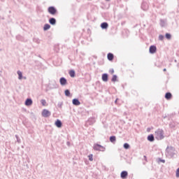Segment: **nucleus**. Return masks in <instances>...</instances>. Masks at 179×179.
Segmentation results:
<instances>
[{"instance_id": "1", "label": "nucleus", "mask_w": 179, "mask_h": 179, "mask_svg": "<svg viewBox=\"0 0 179 179\" xmlns=\"http://www.w3.org/2000/svg\"><path fill=\"white\" fill-rule=\"evenodd\" d=\"M165 155L169 159L174 157V155H176V148L173 146H167Z\"/></svg>"}, {"instance_id": "2", "label": "nucleus", "mask_w": 179, "mask_h": 179, "mask_svg": "<svg viewBox=\"0 0 179 179\" xmlns=\"http://www.w3.org/2000/svg\"><path fill=\"white\" fill-rule=\"evenodd\" d=\"M155 139H157V141H163V139L165 138L164 130L162 129H158L155 131Z\"/></svg>"}, {"instance_id": "3", "label": "nucleus", "mask_w": 179, "mask_h": 179, "mask_svg": "<svg viewBox=\"0 0 179 179\" xmlns=\"http://www.w3.org/2000/svg\"><path fill=\"white\" fill-rule=\"evenodd\" d=\"M93 149L94 150H96L99 152H106V148H104V146L99 143L94 144Z\"/></svg>"}, {"instance_id": "4", "label": "nucleus", "mask_w": 179, "mask_h": 179, "mask_svg": "<svg viewBox=\"0 0 179 179\" xmlns=\"http://www.w3.org/2000/svg\"><path fill=\"white\" fill-rule=\"evenodd\" d=\"M48 12L50 15H52V16L55 15L58 13V10L55 6H50L48 8Z\"/></svg>"}, {"instance_id": "5", "label": "nucleus", "mask_w": 179, "mask_h": 179, "mask_svg": "<svg viewBox=\"0 0 179 179\" xmlns=\"http://www.w3.org/2000/svg\"><path fill=\"white\" fill-rule=\"evenodd\" d=\"M42 117L44 118H48V117H51V112L48 109H43L42 110Z\"/></svg>"}, {"instance_id": "6", "label": "nucleus", "mask_w": 179, "mask_h": 179, "mask_svg": "<svg viewBox=\"0 0 179 179\" xmlns=\"http://www.w3.org/2000/svg\"><path fill=\"white\" fill-rule=\"evenodd\" d=\"M157 51V48L155 45H152L150 46L149 52L150 54H155Z\"/></svg>"}, {"instance_id": "7", "label": "nucleus", "mask_w": 179, "mask_h": 179, "mask_svg": "<svg viewBox=\"0 0 179 179\" xmlns=\"http://www.w3.org/2000/svg\"><path fill=\"white\" fill-rule=\"evenodd\" d=\"M59 83L62 86H65V85L68 83V80L66 78H65V77H61L59 78Z\"/></svg>"}, {"instance_id": "8", "label": "nucleus", "mask_w": 179, "mask_h": 179, "mask_svg": "<svg viewBox=\"0 0 179 179\" xmlns=\"http://www.w3.org/2000/svg\"><path fill=\"white\" fill-rule=\"evenodd\" d=\"M141 9L143 10H148L149 9V5L148 4V2L143 1L141 3Z\"/></svg>"}, {"instance_id": "9", "label": "nucleus", "mask_w": 179, "mask_h": 179, "mask_svg": "<svg viewBox=\"0 0 179 179\" xmlns=\"http://www.w3.org/2000/svg\"><path fill=\"white\" fill-rule=\"evenodd\" d=\"M120 177L122 179H127V178L128 177V171H122L120 173Z\"/></svg>"}, {"instance_id": "10", "label": "nucleus", "mask_w": 179, "mask_h": 179, "mask_svg": "<svg viewBox=\"0 0 179 179\" xmlns=\"http://www.w3.org/2000/svg\"><path fill=\"white\" fill-rule=\"evenodd\" d=\"M101 28L102 29V30H107L108 29V22H102L101 24Z\"/></svg>"}, {"instance_id": "11", "label": "nucleus", "mask_w": 179, "mask_h": 179, "mask_svg": "<svg viewBox=\"0 0 179 179\" xmlns=\"http://www.w3.org/2000/svg\"><path fill=\"white\" fill-rule=\"evenodd\" d=\"M101 79L103 82H108V74L107 73H103Z\"/></svg>"}, {"instance_id": "12", "label": "nucleus", "mask_w": 179, "mask_h": 179, "mask_svg": "<svg viewBox=\"0 0 179 179\" xmlns=\"http://www.w3.org/2000/svg\"><path fill=\"white\" fill-rule=\"evenodd\" d=\"M49 23L52 26H55L57 24V20L55 18H54V17H50L49 19Z\"/></svg>"}, {"instance_id": "13", "label": "nucleus", "mask_w": 179, "mask_h": 179, "mask_svg": "<svg viewBox=\"0 0 179 179\" xmlns=\"http://www.w3.org/2000/svg\"><path fill=\"white\" fill-rule=\"evenodd\" d=\"M24 104L25 106H31V104H33V100L31 99V98H27L25 100Z\"/></svg>"}, {"instance_id": "14", "label": "nucleus", "mask_w": 179, "mask_h": 179, "mask_svg": "<svg viewBox=\"0 0 179 179\" xmlns=\"http://www.w3.org/2000/svg\"><path fill=\"white\" fill-rule=\"evenodd\" d=\"M55 125L57 127V128H62V122L61 120H59V119H57L55 122Z\"/></svg>"}, {"instance_id": "15", "label": "nucleus", "mask_w": 179, "mask_h": 179, "mask_svg": "<svg viewBox=\"0 0 179 179\" xmlns=\"http://www.w3.org/2000/svg\"><path fill=\"white\" fill-rule=\"evenodd\" d=\"M72 103L73 106H80V101H79L78 99H76V98L73 99L72 100Z\"/></svg>"}, {"instance_id": "16", "label": "nucleus", "mask_w": 179, "mask_h": 179, "mask_svg": "<svg viewBox=\"0 0 179 179\" xmlns=\"http://www.w3.org/2000/svg\"><path fill=\"white\" fill-rule=\"evenodd\" d=\"M147 141H148V142H155V135L153 134L148 135L147 137Z\"/></svg>"}, {"instance_id": "17", "label": "nucleus", "mask_w": 179, "mask_h": 179, "mask_svg": "<svg viewBox=\"0 0 179 179\" xmlns=\"http://www.w3.org/2000/svg\"><path fill=\"white\" fill-rule=\"evenodd\" d=\"M89 125H93L96 122V119L94 117H90L87 120Z\"/></svg>"}, {"instance_id": "18", "label": "nucleus", "mask_w": 179, "mask_h": 179, "mask_svg": "<svg viewBox=\"0 0 179 179\" xmlns=\"http://www.w3.org/2000/svg\"><path fill=\"white\" fill-rule=\"evenodd\" d=\"M109 141L111 143H115V142H117V137L115 136H110L109 137Z\"/></svg>"}, {"instance_id": "19", "label": "nucleus", "mask_w": 179, "mask_h": 179, "mask_svg": "<svg viewBox=\"0 0 179 179\" xmlns=\"http://www.w3.org/2000/svg\"><path fill=\"white\" fill-rule=\"evenodd\" d=\"M171 97H173V94H171V92H166L165 94V99L166 100H171Z\"/></svg>"}, {"instance_id": "20", "label": "nucleus", "mask_w": 179, "mask_h": 179, "mask_svg": "<svg viewBox=\"0 0 179 179\" xmlns=\"http://www.w3.org/2000/svg\"><path fill=\"white\" fill-rule=\"evenodd\" d=\"M107 58L108 61H113V59H114V54L111 52L108 53Z\"/></svg>"}, {"instance_id": "21", "label": "nucleus", "mask_w": 179, "mask_h": 179, "mask_svg": "<svg viewBox=\"0 0 179 179\" xmlns=\"http://www.w3.org/2000/svg\"><path fill=\"white\" fill-rule=\"evenodd\" d=\"M69 75L71 76V78H75L76 73L75 72V70L72 69L69 71Z\"/></svg>"}, {"instance_id": "22", "label": "nucleus", "mask_w": 179, "mask_h": 179, "mask_svg": "<svg viewBox=\"0 0 179 179\" xmlns=\"http://www.w3.org/2000/svg\"><path fill=\"white\" fill-rule=\"evenodd\" d=\"M51 29V25L50 24H45L43 26V31H47V30H50Z\"/></svg>"}, {"instance_id": "23", "label": "nucleus", "mask_w": 179, "mask_h": 179, "mask_svg": "<svg viewBox=\"0 0 179 179\" xmlns=\"http://www.w3.org/2000/svg\"><path fill=\"white\" fill-rule=\"evenodd\" d=\"M17 75H18V79H19L20 80H22V79H23V73H22V71H17Z\"/></svg>"}, {"instance_id": "24", "label": "nucleus", "mask_w": 179, "mask_h": 179, "mask_svg": "<svg viewBox=\"0 0 179 179\" xmlns=\"http://www.w3.org/2000/svg\"><path fill=\"white\" fill-rule=\"evenodd\" d=\"M16 40H18V41H24V38L22 35H17Z\"/></svg>"}, {"instance_id": "25", "label": "nucleus", "mask_w": 179, "mask_h": 179, "mask_svg": "<svg viewBox=\"0 0 179 179\" xmlns=\"http://www.w3.org/2000/svg\"><path fill=\"white\" fill-rule=\"evenodd\" d=\"M64 94L66 97H71V91L69 90H65Z\"/></svg>"}, {"instance_id": "26", "label": "nucleus", "mask_w": 179, "mask_h": 179, "mask_svg": "<svg viewBox=\"0 0 179 179\" xmlns=\"http://www.w3.org/2000/svg\"><path fill=\"white\" fill-rule=\"evenodd\" d=\"M123 148H124V149H126V150H128V149H129V148H131V145L128 143H124L123 145Z\"/></svg>"}, {"instance_id": "27", "label": "nucleus", "mask_w": 179, "mask_h": 179, "mask_svg": "<svg viewBox=\"0 0 179 179\" xmlns=\"http://www.w3.org/2000/svg\"><path fill=\"white\" fill-rule=\"evenodd\" d=\"M165 38H166V40H171V34L166 33L165 34Z\"/></svg>"}, {"instance_id": "28", "label": "nucleus", "mask_w": 179, "mask_h": 179, "mask_svg": "<svg viewBox=\"0 0 179 179\" xmlns=\"http://www.w3.org/2000/svg\"><path fill=\"white\" fill-rule=\"evenodd\" d=\"M169 127L174 129V128H176V123L174 122H171L169 123Z\"/></svg>"}, {"instance_id": "29", "label": "nucleus", "mask_w": 179, "mask_h": 179, "mask_svg": "<svg viewBox=\"0 0 179 179\" xmlns=\"http://www.w3.org/2000/svg\"><path fill=\"white\" fill-rule=\"evenodd\" d=\"M160 26L161 27H164V26H166V22L164 21V20H160Z\"/></svg>"}, {"instance_id": "30", "label": "nucleus", "mask_w": 179, "mask_h": 179, "mask_svg": "<svg viewBox=\"0 0 179 179\" xmlns=\"http://www.w3.org/2000/svg\"><path fill=\"white\" fill-rule=\"evenodd\" d=\"M118 76L117 75H113L112 78H111V82H117Z\"/></svg>"}, {"instance_id": "31", "label": "nucleus", "mask_w": 179, "mask_h": 179, "mask_svg": "<svg viewBox=\"0 0 179 179\" xmlns=\"http://www.w3.org/2000/svg\"><path fill=\"white\" fill-rule=\"evenodd\" d=\"M33 41L34 43H36V44H40V39L38 38H34Z\"/></svg>"}, {"instance_id": "32", "label": "nucleus", "mask_w": 179, "mask_h": 179, "mask_svg": "<svg viewBox=\"0 0 179 179\" xmlns=\"http://www.w3.org/2000/svg\"><path fill=\"white\" fill-rule=\"evenodd\" d=\"M158 39L159 40V41H163L164 40V36L160 34L158 37Z\"/></svg>"}, {"instance_id": "33", "label": "nucleus", "mask_w": 179, "mask_h": 179, "mask_svg": "<svg viewBox=\"0 0 179 179\" xmlns=\"http://www.w3.org/2000/svg\"><path fill=\"white\" fill-rule=\"evenodd\" d=\"M15 138L17 139V143H20L22 142V141L20 140V138L19 137V136L17 134L15 135Z\"/></svg>"}, {"instance_id": "34", "label": "nucleus", "mask_w": 179, "mask_h": 179, "mask_svg": "<svg viewBox=\"0 0 179 179\" xmlns=\"http://www.w3.org/2000/svg\"><path fill=\"white\" fill-rule=\"evenodd\" d=\"M41 103L42 106H45L47 104V101H45V99H41Z\"/></svg>"}, {"instance_id": "35", "label": "nucleus", "mask_w": 179, "mask_h": 179, "mask_svg": "<svg viewBox=\"0 0 179 179\" xmlns=\"http://www.w3.org/2000/svg\"><path fill=\"white\" fill-rule=\"evenodd\" d=\"M88 159L90 162H93V154L88 155Z\"/></svg>"}, {"instance_id": "36", "label": "nucleus", "mask_w": 179, "mask_h": 179, "mask_svg": "<svg viewBox=\"0 0 179 179\" xmlns=\"http://www.w3.org/2000/svg\"><path fill=\"white\" fill-rule=\"evenodd\" d=\"M158 163H166V160L162 158H158Z\"/></svg>"}, {"instance_id": "37", "label": "nucleus", "mask_w": 179, "mask_h": 179, "mask_svg": "<svg viewBox=\"0 0 179 179\" xmlns=\"http://www.w3.org/2000/svg\"><path fill=\"white\" fill-rule=\"evenodd\" d=\"M63 104H64L63 102H58L57 107H59V108H62V105Z\"/></svg>"}, {"instance_id": "38", "label": "nucleus", "mask_w": 179, "mask_h": 179, "mask_svg": "<svg viewBox=\"0 0 179 179\" xmlns=\"http://www.w3.org/2000/svg\"><path fill=\"white\" fill-rule=\"evenodd\" d=\"M176 176L177 178H179V168H178L176 170Z\"/></svg>"}, {"instance_id": "39", "label": "nucleus", "mask_w": 179, "mask_h": 179, "mask_svg": "<svg viewBox=\"0 0 179 179\" xmlns=\"http://www.w3.org/2000/svg\"><path fill=\"white\" fill-rule=\"evenodd\" d=\"M109 72H110L111 73H114V69H111Z\"/></svg>"}, {"instance_id": "40", "label": "nucleus", "mask_w": 179, "mask_h": 179, "mask_svg": "<svg viewBox=\"0 0 179 179\" xmlns=\"http://www.w3.org/2000/svg\"><path fill=\"white\" fill-rule=\"evenodd\" d=\"M66 145H67V146H71V142L67 141V142H66Z\"/></svg>"}, {"instance_id": "41", "label": "nucleus", "mask_w": 179, "mask_h": 179, "mask_svg": "<svg viewBox=\"0 0 179 179\" xmlns=\"http://www.w3.org/2000/svg\"><path fill=\"white\" fill-rule=\"evenodd\" d=\"M55 89H58V85L55 84Z\"/></svg>"}, {"instance_id": "42", "label": "nucleus", "mask_w": 179, "mask_h": 179, "mask_svg": "<svg viewBox=\"0 0 179 179\" xmlns=\"http://www.w3.org/2000/svg\"><path fill=\"white\" fill-rule=\"evenodd\" d=\"M117 101H118V98L115 99V103L117 104Z\"/></svg>"}, {"instance_id": "43", "label": "nucleus", "mask_w": 179, "mask_h": 179, "mask_svg": "<svg viewBox=\"0 0 179 179\" xmlns=\"http://www.w3.org/2000/svg\"><path fill=\"white\" fill-rule=\"evenodd\" d=\"M166 71H167V69H163V71H164V72H166Z\"/></svg>"}, {"instance_id": "44", "label": "nucleus", "mask_w": 179, "mask_h": 179, "mask_svg": "<svg viewBox=\"0 0 179 179\" xmlns=\"http://www.w3.org/2000/svg\"><path fill=\"white\" fill-rule=\"evenodd\" d=\"M147 131L149 132V131H150V128H148Z\"/></svg>"}, {"instance_id": "45", "label": "nucleus", "mask_w": 179, "mask_h": 179, "mask_svg": "<svg viewBox=\"0 0 179 179\" xmlns=\"http://www.w3.org/2000/svg\"><path fill=\"white\" fill-rule=\"evenodd\" d=\"M144 158L146 159V156L145 155H144Z\"/></svg>"}, {"instance_id": "46", "label": "nucleus", "mask_w": 179, "mask_h": 179, "mask_svg": "<svg viewBox=\"0 0 179 179\" xmlns=\"http://www.w3.org/2000/svg\"><path fill=\"white\" fill-rule=\"evenodd\" d=\"M39 58H41V55H39Z\"/></svg>"}, {"instance_id": "47", "label": "nucleus", "mask_w": 179, "mask_h": 179, "mask_svg": "<svg viewBox=\"0 0 179 179\" xmlns=\"http://www.w3.org/2000/svg\"><path fill=\"white\" fill-rule=\"evenodd\" d=\"M106 1H110V0H106Z\"/></svg>"}]
</instances>
